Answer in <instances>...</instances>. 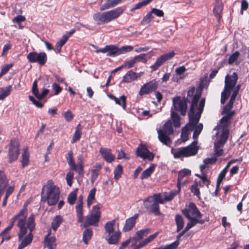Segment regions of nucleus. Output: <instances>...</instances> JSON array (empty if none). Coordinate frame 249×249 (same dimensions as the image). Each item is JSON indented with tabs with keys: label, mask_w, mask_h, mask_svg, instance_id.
<instances>
[{
	"label": "nucleus",
	"mask_w": 249,
	"mask_h": 249,
	"mask_svg": "<svg viewBox=\"0 0 249 249\" xmlns=\"http://www.w3.org/2000/svg\"><path fill=\"white\" fill-rule=\"evenodd\" d=\"M35 214L32 213L28 218L26 226L20 228L18 233V240L20 242L18 249H22L32 243L33 239L32 232L35 228Z\"/></svg>",
	"instance_id": "nucleus-1"
},
{
	"label": "nucleus",
	"mask_w": 249,
	"mask_h": 249,
	"mask_svg": "<svg viewBox=\"0 0 249 249\" xmlns=\"http://www.w3.org/2000/svg\"><path fill=\"white\" fill-rule=\"evenodd\" d=\"M41 201L47 202L49 206H53L58 200L60 190L52 180H48L43 187Z\"/></svg>",
	"instance_id": "nucleus-2"
},
{
	"label": "nucleus",
	"mask_w": 249,
	"mask_h": 249,
	"mask_svg": "<svg viewBox=\"0 0 249 249\" xmlns=\"http://www.w3.org/2000/svg\"><path fill=\"white\" fill-rule=\"evenodd\" d=\"M200 97V94L196 93L195 94L192 101L191 107L188 113L189 118H190V124L191 125H194L198 123L201 114L203 110L205 99V98L201 99L199 106L197 107Z\"/></svg>",
	"instance_id": "nucleus-3"
},
{
	"label": "nucleus",
	"mask_w": 249,
	"mask_h": 249,
	"mask_svg": "<svg viewBox=\"0 0 249 249\" xmlns=\"http://www.w3.org/2000/svg\"><path fill=\"white\" fill-rule=\"evenodd\" d=\"M100 209V206L99 205L94 206L91 214L83 219L81 217L82 215V204L79 199V222H82L80 225L82 229L87 228L90 226L96 225L99 222L101 217Z\"/></svg>",
	"instance_id": "nucleus-4"
},
{
	"label": "nucleus",
	"mask_w": 249,
	"mask_h": 249,
	"mask_svg": "<svg viewBox=\"0 0 249 249\" xmlns=\"http://www.w3.org/2000/svg\"><path fill=\"white\" fill-rule=\"evenodd\" d=\"M124 11L122 7H117L103 13L97 12L93 15V18L98 24H104L118 18Z\"/></svg>",
	"instance_id": "nucleus-5"
},
{
	"label": "nucleus",
	"mask_w": 249,
	"mask_h": 249,
	"mask_svg": "<svg viewBox=\"0 0 249 249\" xmlns=\"http://www.w3.org/2000/svg\"><path fill=\"white\" fill-rule=\"evenodd\" d=\"M164 200L160 194H154L153 196H148L143 201V205L145 209L156 216L161 215L159 204H163Z\"/></svg>",
	"instance_id": "nucleus-6"
},
{
	"label": "nucleus",
	"mask_w": 249,
	"mask_h": 249,
	"mask_svg": "<svg viewBox=\"0 0 249 249\" xmlns=\"http://www.w3.org/2000/svg\"><path fill=\"white\" fill-rule=\"evenodd\" d=\"M133 47L132 46H124L118 48L117 46L113 45H107L103 48L97 49L96 51L97 53H107V55L110 57L116 56L128 53L132 51Z\"/></svg>",
	"instance_id": "nucleus-7"
},
{
	"label": "nucleus",
	"mask_w": 249,
	"mask_h": 249,
	"mask_svg": "<svg viewBox=\"0 0 249 249\" xmlns=\"http://www.w3.org/2000/svg\"><path fill=\"white\" fill-rule=\"evenodd\" d=\"M159 141L163 144L169 146L172 141L169 135L173 134L174 129L171 120L166 121L163 124L161 129L157 130Z\"/></svg>",
	"instance_id": "nucleus-8"
},
{
	"label": "nucleus",
	"mask_w": 249,
	"mask_h": 249,
	"mask_svg": "<svg viewBox=\"0 0 249 249\" xmlns=\"http://www.w3.org/2000/svg\"><path fill=\"white\" fill-rule=\"evenodd\" d=\"M28 215L27 204H24L21 210L18 213L16 214L12 219V221L9 223L8 227L12 229L14 226L15 222L17 220V226L20 231V228H24L26 226V222L27 216Z\"/></svg>",
	"instance_id": "nucleus-9"
},
{
	"label": "nucleus",
	"mask_w": 249,
	"mask_h": 249,
	"mask_svg": "<svg viewBox=\"0 0 249 249\" xmlns=\"http://www.w3.org/2000/svg\"><path fill=\"white\" fill-rule=\"evenodd\" d=\"M198 150V148L195 142H192L188 146L181 147L175 152H173L175 158L178 159L181 157H187L196 155Z\"/></svg>",
	"instance_id": "nucleus-10"
},
{
	"label": "nucleus",
	"mask_w": 249,
	"mask_h": 249,
	"mask_svg": "<svg viewBox=\"0 0 249 249\" xmlns=\"http://www.w3.org/2000/svg\"><path fill=\"white\" fill-rule=\"evenodd\" d=\"M27 59L29 62L37 63L40 65H43L47 61V54L44 52L38 53L33 52L28 54Z\"/></svg>",
	"instance_id": "nucleus-11"
},
{
	"label": "nucleus",
	"mask_w": 249,
	"mask_h": 249,
	"mask_svg": "<svg viewBox=\"0 0 249 249\" xmlns=\"http://www.w3.org/2000/svg\"><path fill=\"white\" fill-rule=\"evenodd\" d=\"M19 143L16 140H11L8 152L9 162L12 163L18 159L19 154Z\"/></svg>",
	"instance_id": "nucleus-12"
},
{
	"label": "nucleus",
	"mask_w": 249,
	"mask_h": 249,
	"mask_svg": "<svg viewBox=\"0 0 249 249\" xmlns=\"http://www.w3.org/2000/svg\"><path fill=\"white\" fill-rule=\"evenodd\" d=\"M173 103L175 110L179 111L183 116L186 114L187 105V99L185 97L182 99L180 96L175 97L173 99Z\"/></svg>",
	"instance_id": "nucleus-13"
},
{
	"label": "nucleus",
	"mask_w": 249,
	"mask_h": 249,
	"mask_svg": "<svg viewBox=\"0 0 249 249\" xmlns=\"http://www.w3.org/2000/svg\"><path fill=\"white\" fill-rule=\"evenodd\" d=\"M175 55L174 51L165 53L158 57L155 62L150 66L152 71H154L158 69L166 61L172 59Z\"/></svg>",
	"instance_id": "nucleus-14"
},
{
	"label": "nucleus",
	"mask_w": 249,
	"mask_h": 249,
	"mask_svg": "<svg viewBox=\"0 0 249 249\" xmlns=\"http://www.w3.org/2000/svg\"><path fill=\"white\" fill-rule=\"evenodd\" d=\"M231 122V121L226 119L222 120V118L220 121V124L216 125L214 130H218L219 132H221L220 137L228 139L229 136V126Z\"/></svg>",
	"instance_id": "nucleus-15"
},
{
	"label": "nucleus",
	"mask_w": 249,
	"mask_h": 249,
	"mask_svg": "<svg viewBox=\"0 0 249 249\" xmlns=\"http://www.w3.org/2000/svg\"><path fill=\"white\" fill-rule=\"evenodd\" d=\"M238 79L237 73L234 72L231 75H227L225 80L224 91L231 93V91L234 88Z\"/></svg>",
	"instance_id": "nucleus-16"
},
{
	"label": "nucleus",
	"mask_w": 249,
	"mask_h": 249,
	"mask_svg": "<svg viewBox=\"0 0 249 249\" xmlns=\"http://www.w3.org/2000/svg\"><path fill=\"white\" fill-rule=\"evenodd\" d=\"M158 83L155 80H151L141 86L139 94L142 96L144 94H148L155 91L158 88Z\"/></svg>",
	"instance_id": "nucleus-17"
},
{
	"label": "nucleus",
	"mask_w": 249,
	"mask_h": 249,
	"mask_svg": "<svg viewBox=\"0 0 249 249\" xmlns=\"http://www.w3.org/2000/svg\"><path fill=\"white\" fill-rule=\"evenodd\" d=\"M137 155L143 159H147L150 161L153 160L154 155L150 152L147 148L142 144H140L136 151Z\"/></svg>",
	"instance_id": "nucleus-18"
},
{
	"label": "nucleus",
	"mask_w": 249,
	"mask_h": 249,
	"mask_svg": "<svg viewBox=\"0 0 249 249\" xmlns=\"http://www.w3.org/2000/svg\"><path fill=\"white\" fill-rule=\"evenodd\" d=\"M228 139L220 137L219 140L215 141L214 143V156L217 158L223 154L224 151L222 149Z\"/></svg>",
	"instance_id": "nucleus-19"
},
{
	"label": "nucleus",
	"mask_w": 249,
	"mask_h": 249,
	"mask_svg": "<svg viewBox=\"0 0 249 249\" xmlns=\"http://www.w3.org/2000/svg\"><path fill=\"white\" fill-rule=\"evenodd\" d=\"M143 74V72H135L132 71H127L125 75H124L123 78V82L131 83L132 81L137 80Z\"/></svg>",
	"instance_id": "nucleus-20"
},
{
	"label": "nucleus",
	"mask_w": 249,
	"mask_h": 249,
	"mask_svg": "<svg viewBox=\"0 0 249 249\" xmlns=\"http://www.w3.org/2000/svg\"><path fill=\"white\" fill-rule=\"evenodd\" d=\"M32 92L34 95L39 100L43 99L49 92V90L43 89L41 93H39L37 89V82L35 80L32 86Z\"/></svg>",
	"instance_id": "nucleus-21"
},
{
	"label": "nucleus",
	"mask_w": 249,
	"mask_h": 249,
	"mask_svg": "<svg viewBox=\"0 0 249 249\" xmlns=\"http://www.w3.org/2000/svg\"><path fill=\"white\" fill-rule=\"evenodd\" d=\"M138 216L139 214L136 213L133 216L127 218L125 221V223L123 227V231L124 232H127L131 230L134 227Z\"/></svg>",
	"instance_id": "nucleus-22"
},
{
	"label": "nucleus",
	"mask_w": 249,
	"mask_h": 249,
	"mask_svg": "<svg viewBox=\"0 0 249 249\" xmlns=\"http://www.w3.org/2000/svg\"><path fill=\"white\" fill-rule=\"evenodd\" d=\"M103 158L108 162H111L115 159V156L111 153V150L107 148H101L100 149Z\"/></svg>",
	"instance_id": "nucleus-23"
},
{
	"label": "nucleus",
	"mask_w": 249,
	"mask_h": 249,
	"mask_svg": "<svg viewBox=\"0 0 249 249\" xmlns=\"http://www.w3.org/2000/svg\"><path fill=\"white\" fill-rule=\"evenodd\" d=\"M151 232L150 229H142L137 231L132 237L133 244H135L138 241L142 239L143 236H146Z\"/></svg>",
	"instance_id": "nucleus-24"
},
{
	"label": "nucleus",
	"mask_w": 249,
	"mask_h": 249,
	"mask_svg": "<svg viewBox=\"0 0 249 249\" xmlns=\"http://www.w3.org/2000/svg\"><path fill=\"white\" fill-rule=\"evenodd\" d=\"M223 10L222 0H215L213 7V13L218 20L221 18V13Z\"/></svg>",
	"instance_id": "nucleus-25"
},
{
	"label": "nucleus",
	"mask_w": 249,
	"mask_h": 249,
	"mask_svg": "<svg viewBox=\"0 0 249 249\" xmlns=\"http://www.w3.org/2000/svg\"><path fill=\"white\" fill-rule=\"evenodd\" d=\"M82 234V241L85 244L87 245L93 236V230L90 228H85Z\"/></svg>",
	"instance_id": "nucleus-26"
},
{
	"label": "nucleus",
	"mask_w": 249,
	"mask_h": 249,
	"mask_svg": "<svg viewBox=\"0 0 249 249\" xmlns=\"http://www.w3.org/2000/svg\"><path fill=\"white\" fill-rule=\"evenodd\" d=\"M191 174V171L190 170L188 169H184L180 170L178 174V182H177V187L179 188V191H180L181 186V180L182 178L186 176L190 175Z\"/></svg>",
	"instance_id": "nucleus-27"
},
{
	"label": "nucleus",
	"mask_w": 249,
	"mask_h": 249,
	"mask_svg": "<svg viewBox=\"0 0 249 249\" xmlns=\"http://www.w3.org/2000/svg\"><path fill=\"white\" fill-rule=\"evenodd\" d=\"M121 0H107L106 2L102 5L100 7L101 11H104L115 6L120 3Z\"/></svg>",
	"instance_id": "nucleus-28"
},
{
	"label": "nucleus",
	"mask_w": 249,
	"mask_h": 249,
	"mask_svg": "<svg viewBox=\"0 0 249 249\" xmlns=\"http://www.w3.org/2000/svg\"><path fill=\"white\" fill-rule=\"evenodd\" d=\"M189 208L191 214L193 215L194 217H197L201 218L202 216V214L198 210L196 205L194 203H190L189 205Z\"/></svg>",
	"instance_id": "nucleus-29"
},
{
	"label": "nucleus",
	"mask_w": 249,
	"mask_h": 249,
	"mask_svg": "<svg viewBox=\"0 0 249 249\" xmlns=\"http://www.w3.org/2000/svg\"><path fill=\"white\" fill-rule=\"evenodd\" d=\"M55 241L56 239L54 236H52L50 238L45 237L44 240V246L47 247L49 249H55Z\"/></svg>",
	"instance_id": "nucleus-30"
},
{
	"label": "nucleus",
	"mask_w": 249,
	"mask_h": 249,
	"mask_svg": "<svg viewBox=\"0 0 249 249\" xmlns=\"http://www.w3.org/2000/svg\"><path fill=\"white\" fill-rule=\"evenodd\" d=\"M110 99L114 100L117 104L122 106L124 109L126 108V97L124 95L120 96L119 98H116L113 95H110Z\"/></svg>",
	"instance_id": "nucleus-31"
},
{
	"label": "nucleus",
	"mask_w": 249,
	"mask_h": 249,
	"mask_svg": "<svg viewBox=\"0 0 249 249\" xmlns=\"http://www.w3.org/2000/svg\"><path fill=\"white\" fill-rule=\"evenodd\" d=\"M12 90V86L0 88V100H3L7 97Z\"/></svg>",
	"instance_id": "nucleus-32"
},
{
	"label": "nucleus",
	"mask_w": 249,
	"mask_h": 249,
	"mask_svg": "<svg viewBox=\"0 0 249 249\" xmlns=\"http://www.w3.org/2000/svg\"><path fill=\"white\" fill-rule=\"evenodd\" d=\"M175 222L177 225V231H180L184 227V221L183 217L179 214L175 215Z\"/></svg>",
	"instance_id": "nucleus-33"
},
{
	"label": "nucleus",
	"mask_w": 249,
	"mask_h": 249,
	"mask_svg": "<svg viewBox=\"0 0 249 249\" xmlns=\"http://www.w3.org/2000/svg\"><path fill=\"white\" fill-rule=\"evenodd\" d=\"M188 125H189L190 126H192L193 128H194V131L193 133V138L196 139L198 137L199 135L200 134L201 131L203 129V124H202L200 123L198 124V123L196 125H191L190 124V122H189V124Z\"/></svg>",
	"instance_id": "nucleus-34"
},
{
	"label": "nucleus",
	"mask_w": 249,
	"mask_h": 249,
	"mask_svg": "<svg viewBox=\"0 0 249 249\" xmlns=\"http://www.w3.org/2000/svg\"><path fill=\"white\" fill-rule=\"evenodd\" d=\"M121 232L119 231L115 232L112 234L107 239V242L109 244H117L120 238Z\"/></svg>",
	"instance_id": "nucleus-35"
},
{
	"label": "nucleus",
	"mask_w": 249,
	"mask_h": 249,
	"mask_svg": "<svg viewBox=\"0 0 249 249\" xmlns=\"http://www.w3.org/2000/svg\"><path fill=\"white\" fill-rule=\"evenodd\" d=\"M63 219L62 217L58 215H56L53 220L51 227L52 229L56 231L61 223L62 222Z\"/></svg>",
	"instance_id": "nucleus-36"
},
{
	"label": "nucleus",
	"mask_w": 249,
	"mask_h": 249,
	"mask_svg": "<svg viewBox=\"0 0 249 249\" xmlns=\"http://www.w3.org/2000/svg\"><path fill=\"white\" fill-rule=\"evenodd\" d=\"M171 117L174 123V125L175 127H179L180 126V117L175 111L171 110Z\"/></svg>",
	"instance_id": "nucleus-37"
},
{
	"label": "nucleus",
	"mask_w": 249,
	"mask_h": 249,
	"mask_svg": "<svg viewBox=\"0 0 249 249\" xmlns=\"http://www.w3.org/2000/svg\"><path fill=\"white\" fill-rule=\"evenodd\" d=\"M116 220H113L107 222L104 226L105 230L107 233L109 234L113 233L114 231V226Z\"/></svg>",
	"instance_id": "nucleus-38"
},
{
	"label": "nucleus",
	"mask_w": 249,
	"mask_h": 249,
	"mask_svg": "<svg viewBox=\"0 0 249 249\" xmlns=\"http://www.w3.org/2000/svg\"><path fill=\"white\" fill-rule=\"evenodd\" d=\"M69 36L67 34H65L61 39L56 43L55 48L58 53L60 52L62 47L65 44Z\"/></svg>",
	"instance_id": "nucleus-39"
},
{
	"label": "nucleus",
	"mask_w": 249,
	"mask_h": 249,
	"mask_svg": "<svg viewBox=\"0 0 249 249\" xmlns=\"http://www.w3.org/2000/svg\"><path fill=\"white\" fill-rule=\"evenodd\" d=\"M66 159L68 164L69 165L71 170H75L77 168V166L75 164L74 162L72 159V152L71 151L69 152L68 153Z\"/></svg>",
	"instance_id": "nucleus-40"
},
{
	"label": "nucleus",
	"mask_w": 249,
	"mask_h": 249,
	"mask_svg": "<svg viewBox=\"0 0 249 249\" xmlns=\"http://www.w3.org/2000/svg\"><path fill=\"white\" fill-rule=\"evenodd\" d=\"M155 169L154 164H152L149 168L143 171L141 175V178L143 179L148 178L154 171Z\"/></svg>",
	"instance_id": "nucleus-41"
},
{
	"label": "nucleus",
	"mask_w": 249,
	"mask_h": 249,
	"mask_svg": "<svg viewBox=\"0 0 249 249\" xmlns=\"http://www.w3.org/2000/svg\"><path fill=\"white\" fill-rule=\"evenodd\" d=\"M29 154L27 149H24L23 153L22 154V167L24 168L27 166L29 162Z\"/></svg>",
	"instance_id": "nucleus-42"
},
{
	"label": "nucleus",
	"mask_w": 249,
	"mask_h": 249,
	"mask_svg": "<svg viewBox=\"0 0 249 249\" xmlns=\"http://www.w3.org/2000/svg\"><path fill=\"white\" fill-rule=\"evenodd\" d=\"M8 182L5 173L3 171H0V188H6Z\"/></svg>",
	"instance_id": "nucleus-43"
},
{
	"label": "nucleus",
	"mask_w": 249,
	"mask_h": 249,
	"mask_svg": "<svg viewBox=\"0 0 249 249\" xmlns=\"http://www.w3.org/2000/svg\"><path fill=\"white\" fill-rule=\"evenodd\" d=\"M95 192L96 189L94 188H92L89 192L87 198V205L88 207H90L95 199Z\"/></svg>",
	"instance_id": "nucleus-44"
},
{
	"label": "nucleus",
	"mask_w": 249,
	"mask_h": 249,
	"mask_svg": "<svg viewBox=\"0 0 249 249\" xmlns=\"http://www.w3.org/2000/svg\"><path fill=\"white\" fill-rule=\"evenodd\" d=\"M228 172V170H227L226 169L224 168L222 171L220 172L219 174L218 177L217 179V183H216V189L215 190V193H216L217 191L218 190L219 187L220 185V183L222 180V179L225 178V175Z\"/></svg>",
	"instance_id": "nucleus-45"
},
{
	"label": "nucleus",
	"mask_w": 249,
	"mask_h": 249,
	"mask_svg": "<svg viewBox=\"0 0 249 249\" xmlns=\"http://www.w3.org/2000/svg\"><path fill=\"white\" fill-rule=\"evenodd\" d=\"M122 173L123 167L121 165L118 164L114 171V179L117 181L121 177Z\"/></svg>",
	"instance_id": "nucleus-46"
},
{
	"label": "nucleus",
	"mask_w": 249,
	"mask_h": 249,
	"mask_svg": "<svg viewBox=\"0 0 249 249\" xmlns=\"http://www.w3.org/2000/svg\"><path fill=\"white\" fill-rule=\"evenodd\" d=\"M77 190L76 189L71 192L68 197V202L71 205L73 204L75 202L77 197Z\"/></svg>",
	"instance_id": "nucleus-47"
},
{
	"label": "nucleus",
	"mask_w": 249,
	"mask_h": 249,
	"mask_svg": "<svg viewBox=\"0 0 249 249\" xmlns=\"http://www.w3.org/2000/svg\"><path fill=\"white\" fill-rule=\"evenodd\" d=\"M188 125H185L182 128L181 137L183 142H185L189 139V132Z\"/></svg>",
	"instance_id": "nucleus-48"
},
{
	"label": "nucleus",
	"mask_w": 249,
	"mask_h": 249,
	"mask_svg": "<svg viewBox=\"0 0 249 249\" xmlns=\"http://www.w3.org/2000/svg\"><path fill=\"white\" fill-rule=\"evenodd\" d=\"M179 244V242L176 241L172 243L165 246H160L159 249H176Z\"/></svg>",
	"instance_id": "nucleus-49"
},
{
	"label": "nucleus",
	"mask_w": 249,
	"mask_h": 249,
	"mask_svg": "<svg viewBox=\"0 0 249 249\" xmlns=\"http://www.w3.org/2000/svg\"><path fill=\"white\" fill-rule=\"evenodd\" d=\"M72 170H70L67 174L66 179L67 180V184L69 186H71L72 184V180L73 179L74 174Z\"/></svg>",
	"instance_id": "nucleus-50"
},
{
	"label": "nucleus",
	"mask_w": 249,
	"mask_h": 249,
	"mask_svg": "<svg viewBox=\"0 0 249 249\" xmlns=\"http://www.w3.org/2000/svg\"><path fill=\"white\" fill-rule=\"evenodd\" d=\"M146 54L145 53H142L138 55L135 56L134 58L136 63H139L140 62H143V63H146L147 61V59L146 58Z\"/></svg>",
	"instance_id": "nucleus-51"
},
{
	"label": "nucleus",
	"mask_w": 249,
	"mask_h": 249,
	"mask_svg": "<svg viewBox=\"0 0 249 249\" xmlns=\"http://www.w3.org/2000/svg\"><path fill=\"white\" fill-rule=\"evenodd\" d=\"M198 183L195 180L194 184L191 186V191L195 196L199 197L200 195V191L198 188Z\"/></svg>",
	"instance_id": "nucleus-52"
},
{
	"label": "nucleus",
	"mask_w": 249,
	"mask_h": 249,
	"mask_svg": "<svg viewBox=\"0 0 249 249\" xmlns=\"http://www.w3.org/2000/svg\"><path fill=\"white\" fill-rule=\"evenodd\" d=\"M151 1V0H145L140 2H139L136 4L134 7L132 8L131 10H134L136 9H138L141 8L142 7L146 6L147 4L149 3Z\"/></svg>",
	"instance_id": "nucleus-53"
},
{
	"label": "nucleus",
	"mask_w": 249,
	"mask_h": 249,
	"mask_svg": "<svg viewBox=\"0 0 249 249\" xmlns=\"http://www.w3.org/2000/svg\"><path fill=\"white\" fill-rule=\"evenodd\" d=\"M101 166L99 165L96 167V169H93L91 171V178L92 180H95L98 176V172L101 169Z\"/></svg>",
	"instance_id": "nucleus-54"
},
{
	"label": "nucleus",
	"mask_w": 249,
	"mask_h": 249,
	"mask_svg": "<svg viewBox=\"0 0 249 249\" xmlns=\"http://www.w3.org/2000/svg\"><path fill=\"white\" fill-rule=\"evenodd\" d=\"M153 18V17H152V15L151 13V12L148 13L143 18L141 22L142 24L144 25L149 23Z\"/></svg>",
	"instance_id": "nucleus-55"
},
{
	"label": "nucleus",
	"mask_w": 249,
	"mask_h": 249,
	"mask_svg": "<svg viewBox=\"0 0 249 249\" xmlns=\"http://www.w3.org/2000/svg\"><path fill=\"white\" fill-rule=\"evenodd\" d=\"M239 55V53L238 51H236L232 53L229 58L228 63L230 64H232L238 57Z\"/></svg>",
	"instance_id": "nucleus-56"
},
{
	"label": "nucleus",
	"mask_w": 249,
	"mask_h": 249,
	"mask_svg": "<svg viewBox=\"0 0 249 249\" xmlns=\"http://www.w3.org/2000/svg\"><path fill=\"white\" fill-rule=\"evenodd\" d=\"M150 12L152 15L154 14L158 17H162L164 15L163 12L161 10L159 9L152 8Z\"/></svg>",
	"instance_id": "nucleus-57"
},
{
	"label": "nucleus",
	"mask_w": 249,
	"mask_h": 249,
	"mask_svg": "<svg viewBox=\"0 0 249 249\" xmlns=\"http://www.w3.org/2000/svg\"><path fill=\"white\" fill-rule=\"evenodd\" d=\"M190 221L187 223L185 228L187 230L189 231L191 228L195 226L196 224V217H192L190 219H189Z\"/></svg>",
	"instance_id": "nucleus-58"
},
{
	"label": "nucleus",
	"mask_w": 249,
	"mask_h": 249,
	"mask_svg": "<svg viewBox=\"0 0 249 249\" xmlns=\"http://www.w3.org/2000/svg\"><path fill=\"white\" fill-rule=\"evenodd\" d=\"M195 175L200 178L203 183H207V186L208 187V185L210 183V181L208 179L206 175L203 174L200 175L198 174H196Z\"/></svg>",
	"instance_id": "nucleus-59"
},
{
	"label": "nucleus",
	"mask_w": 249,
	"mask_h": 249,
	"mask_svg": "<svg viewBox=\"0 0 249 249\" xmlns=\"http://www.w3.org/2000/svg\"><path fill=\"white\" fill-rule=\"evenodd\" d=\"M230 95L231 93L230 92L223 90L221 93V103L222 104H225L226 100L230 97Z\"/></svg>",
	"instance_id": "nucleus-60"
},
{
	"label": "nucleus",
	"mask_w": 249,
	"mask_h": 249,
	"mask_svg": "<svg viewBox=\"0 0 249 249\" xmlns=\"http://www.w3.org/2000/svg\"><path fill=\"white\" fill-rule=\"evenodd\" d=\"M217 158L215 156L210 158H206L203 160V162L205 164H213L217 161Z\"/></svg>",
	"instance_id": "nucleus-61"
},
{
	"label": "nucleus",
	"mask_w": 249,
	"mask_h": 249,
	"mask_svg": "<svg viewBox=\"0 0 249 249\" xmlns=\"http://www.w3.org/2000/svg\"><path fill=\"white\" fill-rule=\"evenodd\" d=\"M63 116H64L66 121L67 122H70L73 119V115L72 113L69 110L64 112L63 113Z\"/></svg>",
	"instance_id": "nucleus-62"
},
{
	"label": "nucleus",
	"mask_w": 249,
	"mask_h": 249,
	"mask_svg": "<svg viewBox=\"0 0 249 249\" xmlns=\"http://www.w3.org/2000/svg\"><path fill=\"white\" fill-rule=\"evenodd\" d=\"M29 100L34 104L36 107L41 108L43 107V105L39 101L36 100L34 97L32 96H29Z\"/></svg>",
	"instance_id": "nucleus-63"
},
{
	"label": "nucleus",
	"mask_w": 249,
	"mask_h": 249,
	"mask_svg": "<svg viewBox=\"0 0 249 249\" xmlns=\"http://www.w3.org/2000/svg\"><path fill=\"white\" fill-rule=\"evenodd\" d=\"M52 89L54 91V95L58 94L62 90V88L56 83L52 85Z\"/></svg>",
	"instance_id": "nucleus-64"
}]
</instances>
